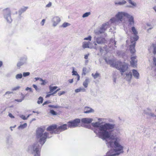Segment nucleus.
<instances>
[{
	"instance_id": "nucleus-1",
	"label": "nucleus",
	"mask_w": 156,
	"mask_h": 156,
	"mask_svg": "<svg viewBox=\"0 0 156 156\" xmlns=\"http://www.w3.org/2000/svg\"><path fill=\"white\" fill-rule=\"evenodd\" d=\"M125 18L128 19V26H133L134 23V17L128 12L125 11H119L115 15V17L112 18L109 21L102 24L100 29H97L94 31L96 35L103 33L107 28L109 27L112 23L119 25L122 22L125 23Z\"/></svg>"
},
{
	"instance_id": "nucleus-2",
	"label": "nucleus",
	"mask_w": 156,
	"mask_h": 156,
	"mask_svg": "<svg viewBox=\"0 0 156 156\" xmlns=\"http://www.w3.org/2000/svg\"><path fill=\"white\" fill-rule=\"evenodd\" d=\"M105 140L108 147H112L114 146V149L108 152L105 156H115L123 152V147L119 143L121 138L119 130H116L112 133H110L109 136Z\"/></svg>"
},
{
	"instance_id": "nucleus-3",
	"label": "nucleus",
	"mask_w": 156,
	"mask_h": 156,
	"mask_svg": "<svg viewBox=\"0 0 156 156\" xmlns=\"http://www.w3.org/2000/svg\"><path fill=\"white\" fill-rule=\"evenodd\" d=\"M92 126L95 127L94 132L99 138L103 140H105L109 136L110 130H112L115 127L114 124L106 123L101 125L100 122H97L92 123Z\"/></svg>"
},
{
	"instance_id": "nucleus-4",
	"label": "nucleus",
	"mask_w": 156,
	"mask_h": 156,
	"mask_svg": "<svg viewBox=\"0 0 156 156\" xmlns=\"http://www.w3.org/2000/svg\"><path fill=\"white\" fill-rule=\"evenodd\" d=\"M105 60L107 64L112 67H115L116 69L120 70L122 75L128 69V65L126 63H123L120 62H118L115 63L113 60L110 59L108 58H105Z\"/></svg>"
},
{
	"instance_id": "nucleus-5",
	"label": "nucleus",
	"mask_w": 156,
	"mask_h": 156,
	"mask_svg": "<svg viewBox=\"0 0 156 156\" xmlns=\"http://www.w3.org/2000/svg\"><path fill=\"white\" fill-rule=\"evenodd\" d=\"M131 30L134 34V37H131L130 40L129 41L127 40L126 41V42L127 44L129 46V49L131 53L133 54L136 51L135 48L136 44L135 41L138 40L139 37L137 35V30L134 27H132Z\"/></svg>"
},
{
	"instance_id": "nucleus-6",
	"label": "nucleus",
	"mask_w": 156,
	"mask_h": 156,
	"mask_svg": "<svg viewBox=\"0 0 156 156\" xmlns=\"http://www.w3.org/2000/svg\"><path fill=\"white\" fill-rule=\"evenodd\" d=\"M52 136L49 133L44 131V129L41 128H38L36 130V137L40 144L42 145L46 142L47 138H50Z\"/></svg>"
},
{
	"instance_id": "nucleus-7",
	"label": "nucleus",
	"mask_w": 156,
	"mask_h": 156,
	"mask_svg": "<svg viewBox=\"0 0 156 156\" xmlns=\"http://www.w3.org/2000/svg\"><path fill=\"white\" fill-rule=\"evenodd\" d=\"M41 147L38 143H35L28 146L27 151L30 153L34 154V156H40Z\"/></svg>"
},
{
	"instance_id": "nucleus-8",
	"label": "nucleus",
	"mask_w": 156,
	"mask_h": 156,
	"mask_svg": "<svg viewBox=\"0 0 156 156\" xmlns=\"http://www.w3.org/2000/svg\"><path fill=\"white\" fill-rule=\"evenodd\" d=\"M3 13L4 18L6 20L7 22L10 23L12 21L11 17V12L9 8H6L3 10Z\"/></svg>"
},
{
	"instance_id": "nucleus-9",
	"label": "nucleus",
	"mask_w": 156,
	"mask_h": 156,
	"mask_svg": "<svg viewBox=\"0 0 156 156\" xmlns=\"http://www.w3.org/2000/svg\"><path fill=\"white\" fill-rule=\"evenodd\" d=\"M94 40L93 43L94 44V48L96 50L98 49L97 44H102L105 43L106 41L105 38L101 37H98L96 36L94 37Z\"/></svg>"
},
{
	"instance_id": "nucleus-10",
	"label": "nucleus",
	"mask_w": 156,
	"mask_h": 156,
	"mask_svg": "<svg viewBox=\"0 0 156 156\" xmlns=\"http://www.w3.org/2000/svg\"><path fill=\"white\" fill-rule=\"evenodd\" d=\"M80 119H76L73 121L69 122L67 123L68 127L73 128L78 126L80 122Z\"/></svg>"
},
{
	"instance_id": "nucleus-11",
	"label": "nucleus",
	"mask_w": 156,
	"mask_h": 156,
	"mask_svg": "<svg viewBox=\"0 0 156 156\" xmlns=\"http://www.w3.org/2000/svg\"><path fill=\"white\" fill-rule=\"evenodd\" d=\"M57 128V126L56 125H54L48 126L47 128V130L48 131V132H47L48 134L49 133L50 136H51L53 133L57 134V133H55V132Z\"/></svg>"
},
{
	"instance_id": "nucleus-12",
	"label": "nucleus",
	"mask_w": 156,
	"mask_h": 156,
	"mask_svg": "<svg viewBox=\"0 0 156 156\" xmlns=\"http://www.w3.org/2000/svg\"><path fill=\"white\" fill-rule=\"evenodd\" d=\"M61 21V20L59 16H54L51 20L52 26L54 27H56L60 23Z\"/></svg>"
},
{
	"instance_id": "nucleus-13",
	"label": "nucleus",
	"mask_w": 156,
	"mask_h": 156,
	"mask_svg": "<svg viewBox=\"0 0 156 156\" xmlns=\"http://www.w3.org/2000/svg\"><path fill=\"white\" fill-rule=\"evenodd\" d=\"M68 127V125L66 124L57 127L55 132V133H59L60 132L67 129Z\"/></svg>"
},
{
	"instance_id": "nucleus-14",
	"label": "nucleus",
	"mask_w": 156,
	"mask_h": 156,
	"mask_svg": "<svg viewBox=\"0 0 156 156\" xmlns=\"http://www.w3.org/2000/svg\"><path fill=\"white\" fill-rule=\"evenodd\" d=\"M27 58L26 57L21 58L17 64V67L20 68L23 65L26 64L27 62Z\"/></svg>"
},
{
	"instance_id": "nucleus-15",
	"label": "nucleus",
	"mask_w": 156,
	"mask_h": 156,
	"mask_svg": "<svg viewBox=\"0 0 156 156\" xmlns=\"http://www.w3.org/2000/svg\"><path fill=\"white\" fill-rule=\"evenodd\" d=\"M156 23L155 21L152 20L147 23L146 25L147 27H149L147 29V31L148 32L150 30L153 29L156 26Z\"/></svg>"
},
{
	"instance_id": "nucleus-16",
	"label": "nucleus",
	"mask_w": 156,
	"mask_h": 156,
	"mask_svg": "<svg viewBox=\"0 0 156 156\" xmlns=\"http://www.w3.org/2000/svg\"><path fill=\"white\" fill-rule=\"evenodd\" d=\"M137 62L136 57V56L132 57L131 61H130L131 66L134 68L136 67L137 66Z\"/></svg>"
},
{
	"instance_id": "nucleus-17",
	"label": "nucleus",
	"mask_w": 156,
	"mask_h": 156,
	"mask_svg": "<svg viewBox=\"0 0 156 156\" xmlns=\"http://www.w3.org/2000/svg\"><path fill=\"white\" fill-rule=\"evenodd\" d=\"M150 53H153L154 55L156 54V46L154 44H152L148 48Z\"/></svg>"
},
{
	"instance_id": "nucleus-18",
	"label": "nucleus",
	"mask_w": 156,
	"mask_h": 156,
	"mask_svg": "<svg viewBox=\"0 0 156 156\" xmlns=\"http://www.w3.org/2000/svg\"><path fill=\"white\" fill-rule=\"evenodd\" d=\"M91 43L90 41H84L82 43V47L83 48H92L93 47L90 46V45Z\"/></svg>"
},
{
	"instance_id": "nucleus-19",
	"label": "nucleus",
	"mask_w": 156,
	"mask_h": 156,
	"mask_svg": "<svg viewBox=\"0 0 156 156\" xmlns=\"http://www.w3.org/2000/svg\"><path fill=\"white\" fill-rule=\"evenodd\" d=\"M94 112V109L89 107H85L84 109V113L86 114Z\"/></svg>"
},
{
	"instance_id": "nucleus-20",
	"label": "nucleus",
	"mask_w": 156,
	"mask_h": 156,
	"mask_svg": "<svg viewBox=\"0 0 156 156\" xmlns=\"http://www.w3.org/2000/svg\"><path fill=\"white\" fill-rule=\"evenodd\" d=\"M93 119L90 118H84L81 119L82 122L84 123H91Z\"/></svg>"
},
{
	"instance_id": "nucleus-21",
	"label": "nucleus",
	"mask_w": 156,
	"mask_h": 156,
	"mask_svg": "<svg viewBox=\"0 0 156 156\" xmlns=\"http://www.w3.org/2000/svg\"><path fill=\"white\" fill-rule=\"evenodd\" d=\"M126 2L124 0H122L121 1H115L114 3L115 5H122L125 4Z\"/></svg>"
},
{
	"instance_id": "nucleus-22",
	"label": "nucleus",
	"mask_w": 156,
	"mask_h": 156,
	"mask_svg": "<svg viewBox=\"0 0 156 156\" xmlns=\"http://www.w3.org/2000/svg\"><path fill=\"white\" fill-rule=\"evenodd\" d=\"M133 75L134 77L136 79L139 78L140 74L138 71L134 69L132 70Z\"/></svg>"
},
{
	"instance_id": "nucleus-23",
	"label": "nucleus",
	"mask_w": 156,
	"mask_h": 156,
	"mask_svg": "<svg viewBox=\"0 0 156 156\" xmlns=\"http://www.w3.org/2000/svg\"><path fill=\"white\" fill-rule=\"evenodd\" d=\"M126 76L125 77V79L128 81H130L132 76V73L129 72L126 73Z\"/></svg>"
},
{
	"instance_id": "nucleus-24",
	"label": "nucleus",
	"mask_w": 156,
	"mask_h": 156,
	"mask_svg": "<svg viewBox=\"0 0 156 156\" xmlns=\"http://www.w3.org/2000/svg\"><path fill=\"white\" fill-rule=\"evenodd\" d=\"M90 82V79L88 78H86L85 81L83 82V85L85 88H87L88 83Z\"/></svg>"
},
{
	"instance_id": "nucleus-25",
	"label": "nucleus",
	"mask_w": 156,
	"mask_h": 156,
	"mask_svg": "<svg viewBox=\"0 0 156 156\" xmlns=\"http://www.w3.org/2000/svg\"><path fill=\"white\" fill-rule=\"evenodd\" d=\"M86 91V89L82 87H80L75 90V92L76 93H77L80 92H84Z\"/></svg>"
},
{
	"instance_id": "nucleus-26",
	"label": "nucleus",
	"mask_w": 156,
	"mask_h": 156,
	"mask_svg": "<svg viewBox=\"0 0 156 156\" xmlns=\"http://www.w3.org/2000/svg\"><path fill=\"white\" fill-rule=\"evenodd\" d=\"M28 9L27 7H24L21 8L19 11V15H21V14L25 12L27 9Z\"/></svg>"
},
{
	"instance_id": "nucleus-27",
	"label": "nucleus",
	"mask_w": 156,
	"mask_h": 156,
	"mask_svg": "<svg viewBox=\"0 0 156 156\" xmlns=\"http://www.w3.org/2000/svg\"><path fill=\"white\" fill-rule=\"evenodd\" d=\"M22 98L20 99H16L15 101L19 102H21L23 100L25 97V96L22 93L21 94Z\"/></svg>"
},
{
	"instance_id": "nucleus-28",
	"label": "nucleus",
	"mask_w": 156,
	"mask_h": 156,
	"mask_svg": "<svg viewBox=\"0 0 156 156\" xmlns=\"http://www.w3.org/2000/svg\"><path fill=\"white\" fill-rule=\"evenodd\" d=\"M27 126V124L26 123H24L23 124L20 125L18 127V129H23L26 128Z\"/></svg>"
},
{
	"instance_id": "nucleus-29",
	"label": "nucleus",
	"mask_w": 156,
	"mask_h": 156,
	"mask_svg": "<svg viewBox=\"0 0 156 156\" xmlns=\"http://www.w3.org/2000/svg\"><path fill=\"white\" fill-rule=\"evenodd\" d=\"M58 87L57 86H54L52 87L51 86H50L49 87V88L50 92H52L55 90Z\"/></svg>"
},
{
	"instance_id": "nucleus-30",
	"label": "nucleus",
	"mask_w": 156,
	"mask_h": 156,
	"mask_svg": "<svg viewBox=\"0 0 156 156\" xmlns=\"http://www.w3.org/2000/svg\"><path fill=\"white\" fill-rule=\"evenodd\" d=\"M23 75L21 73H19L16 75L15 78L16 79L18 80L21 79L22 78Z\"/></svg>"
},
{
	"instance_id": "nucleus-31",
	"label": "nucleus",
	"mask_w": 156,
	"mask_h": 156,
	"mask_svg": "<svg viewBox=\"0 0 156 156\" xmlns=\"http://www.w3.org/2000/svg\"><path fill=\"white\" fill-rule=\"evenodd\" d=\"M146 115L150 117H156V115L154 113L151 112H146Z\"/></svg>"
},
{
	"instance_id": "nucleus-32",
	"label": "nucleus",
	"mask_w": 156,
	"mask_h": 156,
	"mask_svg": "<svg viewBox=\"0 0 156 156\" xmlns=\"http://www.w3.org/2000/svg\"><path fill=\"white\" fill-rule=\"evenodd\" d=\"M70 25V23L67 22H65L62 24V27L63 28H65Z\"/></svg>"
},
{
	"instance_id": "nucleus-33",
	"label": "nucleus",
	"mask_w": 156,
	"mask_h": 156,
	"mask_svg": "<svg viewBox=\"0 0 156 156\" xmlns=\"http://www.w3.org/2000/svg\"><path fill=\"white\" fill-rule=\"evenodd\" d=\"M43 101V98L41 97H40L38 98V100L37 101V103L38 104H41Z\"/></svg>"
},
{
	"instance_id": "nucleus-34",
	"label": "nucleus",
	"mask_w": 156,
	"mask_h": 156,
	"mask_svg": "<svg viewBox=\"0 0 156 156\" xmlns=\"http://www.w3.org/2000/svg\"><path fill=\"white\" fill-rule=\"evenodd\" d=\"M91 75L94 77V79H95L99 76V74L96 73L95 74L94 73H92Z\"/></svg>"
},
{
	"instance_id": "nucleus-35",
	"label": "nucleus",
	"mask_w": 156,
	"mask_h": 156,
	"mask_svg": "<svg viewBox=\"0 0 156 156\" xmlns=\"http://www.w3.org/2000/svg\"><path fill=\"white\" fill-rule=\"evenodd\" d=\"M87 73V69L85 67H84L83 69V72L82 75H85Z\"/></svg>"
},
{
	"instance_id": "nucleus-36",
	"label": "nucleus",
	"mask_w": 156,
	"mask_h": 156,
	"mask_svg": "<svg viewBox=\"0 0 156 156\" xmlns=\"http://www.w3.org/2000/svg\"><path fill=\"white\" fill-rule=\"evenodd\" d=\"M90 14V12H86L82 16V17L83 18L87 17Z\"/></svg>"
},
{
	"instance_id": "nucleus-37",
	"label": "nucleus",
	"mask_w": 156,
	"mask_h": 156,
	"mask_svg": "<svg viewBox=\"0 0 156 156\" xmlns=\"http://www.w3.org/2000/svg\"><path fill=\"white\" fill-rule=\"evenodd\" d=\"M151 109L149 108H147L146 109L144 110V114H146V112H151Z\"/></svg>"
},
{
	"instance_id": "nucleus-38",
	"label": "nucleus",
	"mask_w": 156,
	"mask_h": 156,
	"mask_svg": "<svg viewBox=\"0 0 156 156\" xmlns=\"http://www.w3.org/2000/svg\"><path fill=\"white\" fill-rule=\"evenodd\" d=\"M30 74V73L29 72H23V76L25 77L29 76Z\"/></svg>"
},
{
	"instance_id": "nucleus-39",
	"label": "nucleus",
	"mask_w": 156,
	"mask_h": 156,
	"mask_svg": "<svg viewBox=\"0 0 156 156\" xmlns=\"http://www.w3.org/2000/svg\"><path fill=\"white\" fill-rule=\"evenodd\" d=\"M91 38H92L90 36H89L87 37H85V38H84V40H88V41H90L91 40Z\"/></svg>"
},
{
	"instance_id": "nucleus-40",
	"label": "nucleus",
	"mask_w": 156,
	"mask_h": 156,
	"mask_svg": "<svg viewBox=\"0 0 156 156\" xmlns=\"http://www.w3.org/2000/svg\"><path fill=\"white\" fill-rule=\"evenodd\" d=\"M20 88V87L19 86H17L16 87H13L12 88V91H16L18 90Z\"/></svg>"
},
{
	"instance_id": "nucleus-41",
	"label": "nucleus",
	"mask_w": 156,
	"mask_h": 156,
	"mask_svg": "<svg viewBox=\"0 0 156 156\" xmlns=\"http://www.w3.org/2000/svg\"><path fill=\"white\" fill-rule=\"evenodd\" d=\"M48 107H51L52 108H58L60 107L57 105H48Z\"/></svg>"
},
{
	"instance_id": "nucleus-42",
	"label": "nucleus",
	"mask_w": 156,
	"mask_h": 156,
	"mask_svg": "<svg viewBox=\"0 0 156 156\" xmlns=\"http://www.w3.org/2000/svg\"><path fill=\"white\" fill-rule=\"evenodd\" d=\"M20 117L22 119H23V120H27V118H26L25 115H20Z\"/></svg>"
},
{
	"instance_id": "nucleus-43",
	"label": "nucleus",
	"mask_w": 156,
	"mask_h": 156,
	"mask_svg": "<svg viewBox=\"0 0 156 156\" xmlns=\"http://www.w3.org/2000/svg\"><path fill=\"white\" fill-rule=\"evenodd\" d=\"M33 86L34 87V88H35V90L36 91H39L40 90V89L39 88H38V87L36 85H35V84H33Z\"/></svg>"
},
{
	"instance_id": "nucleus-44",
	"label": "nucleus",
	"mask_w": 156,
	"mask_h": 156,
	"mask_svg": "<svg viewBox=\"0 0 156 156\" xmlns=\"http://www.w3.org/2000/svg\"><path fill=\"white\" fill-rule=\"evenodd\" d=\"M50 113L53 115H57L56 112L53 110H50Z\"/></svg>"
},
{
	"instance_id": "nucleus-45",
	"label": "nucleus",
	"mask_w": 156,
	"mask_h": 156,
	"mask_svg": "<svg viewBox=\"0 0 156 156\" xmlns=\"http://www.w3.org/2000/svg\"><path fill=\"white\" fill-rule=\"evenodd\" d=\"M110 42L111 43H112L114 45L116 44V42L115 41L114 39H111L110 41Z\"/></svg>"
},
{
	"instance_id": "nucleus-46",
	"label": "nucleus",
	"mask_w": 156,
	"mask_h": 156,
	"mask_svg": "<svg viewBox=\"0 0 156 156\" xmlns=\"http://www.w3.org/2000/svg\"><path fill=\"white\" fill-rule=\"evenodd\" d=\"M153 65L156 66V58L155 57L153 58Z\"/></svg>"
},
{
	"instance_id": "nucleus-47",
	"label": "nucleus",
	"mask_w": 156,
	"mask_h": 156,
	"mask_svg": "<svg viewBox=\"0 0 156 156\" xmlns=\"http://www.w3.org/2000/svg\"><path fill=\"white\" fill-rule=\"evenodd\" d=\"M45 22V19H43L40 23L41 25L43 26L44 25Z\"/></svg>"
},
{
	"instance_id": "nucleus-48",
	"label": "nucleus",
	"mask_w": 156,
	"mask_h": 156,
	"mask_svg": "<svg viewBox=\"0 0 156 156\" xmlns=\"http://www.w3.org/2000/svg\"><path fill=\"white\" fill-rule=\"evenodd\" d=\"M73 75L77 76L78 75L77 72L76 71H75L74 70V68H73V70L72 71Z\"/></svg>"
},
{
	"instance_id": "nucleus-49",
	"label": "nucleus",
	"mask_w": 156,
	"mask_h": 156,
	"mask_svg": "<svg viewBox=\"0 0 156 156\" xmlns=\"http://www.w3.org/2000/svg\"><path fill=\"white\" fill-rule=\"evenodd\" d=\"M65 93V92L64 91H61V92H59L58 93V94L59 96H60L61 95H62V94H64Z\"/></svg>"
},
{
	"instance_id": "nucleus-50",
	"label": "nucleus",
	"mask_w": 156,
	"mask_h": 156,
	"mask_svg": "<svg viewBox=\"0 0 156 156\" xmlns=\"http://www.w3.org/2000/svg\"><path fill=\"white\" fill-rule=\"evenodd\" d=\"M25 90H29L31 92H33V91L32 90V89L31 88H30V87H27L26 89H25Z\"/></svg>"
},
{
	"instance_id": "nucleus-51",
	"label": "nucleus",
	"mask_w": 156,
	"mask_h": 156,
	"mask_svg": "<svg viewBox=\"0 0 156 156\" xmlns=\"http://www.w3.org/2000/svg\"><path fill=\"white\" fill-rule=\"evenodd\" d=\"M51 3L50 2L48 4H47L46 5V7L49 8L51 7Z\"/></svg>"
},
{
	"instance_id": "nucleus-52",
	"label": "nucleus",
	"mask_w": 156,
	"mask_h": 156,
	"mask_svg": "<svg viewBox=\"0 0 156 156\" xmlns=\"http://www.w3.org/2000/svg\"><path fill=\"white\" fill-rule=\"evenodd\" d=\"M89 55V54H88L85 55L84 56V58L86 59H87L88 58V57Z\"/></svg>"
},
{
	"instance_id": "nucleus-53",
	"label": "nucleus",
	"mask_w": 156,
	"mask_h": 156,
	"mask_svg": "<svg viewBox=\"0 0 156 156\" xmlns=\"http://www.w3.org/2000/svg\"><path fill=\"white\" fill-rule=\"evenodd\" d=\"M13 93V92H11V91H7L6 92L5 94V95H6L7 94H12Z\"/></svg>"
},
{
	"instance_id": "nucleus-54",
	"label": "nucleus",
	"mask_w": 156,
	"mask_h": 156,
	"mask_svg": "<svg viewBox=\"0 0 156 156\" xmlns=\"http://www.w3.org/2000/svg\"><path fill=\"white\" fill-rule=\"evenodd\" d=\"M50 103V102L49 101H47L45 102H44L43 104V105H45L46 104H48Z\"/></svg>"
},
{
	"instance_id": "nucleus-55",
	"label": "nucleus",
	"mask_w": 156,
	"mask_h": 156,
	"mask_svg": "<svg viewBox=\"0 0 156 156\" xmlns=\"http://www.w3.org/2000/svg\"><path fill=\"white\" fill-rule=\"evenodd\" d=\"M46 82H45V80H43V81H42V83H41V85H44L46 83Z\"/></svg>"
},
{
	"instance_id": "nucleus-56",
	"label": "nucleus",
	"mask_w": 156,
	"mask_h": 156,
	"mask_svg": "<svg viewBox=\"0 0 156 156\" xmlns=\"http://www.w3.org/2000/svg\"><path fill=\"white\" fill-rule=\"evenodd\" d=\"M9 116L12 118H14V117L12 115L11 113H9Z\"/></svg>"
},
{
	"instance_id": "nucleus-57",
	"label": "nucleus",
	"mask_w": 156,
	"mask_h": 156,
	"mask_svg": "<svg viewBox=\"0 0 156 156\" xmlns=\"http://www.w3.org/2000/svg\"><path fill=\"white\" fill-rule=\"evenodd\" d=\"M69 82L70 83H72L73 82V79L69 80Z\"/></svg>"
},
{
	"instance_id": "nucleus-58",
	"label": "nucleus",
	"mask_w": 156,
	"mask_h": 156,
	"mask_svg": "<svg viewBox=\"0 0 156 156\" xmlns=\"http://www.w3.org/2000/svg\"><path fill=\"white\" fill-rule=\"evenodd\" d=\"M3 65V62L2 61H0V68Z\"/></svg>"
},
{
	"instance_id": "nucleus-59",
	"label": "nucleus",
	"mask_w": 156,
	"mask_h": 156,
	"mask_svg": "<svg viewBox=\"0 0 156 156\" xmlns=\"http://www.w3.org/2000/svg\"><path fill=\"white\" fill-rule=\"evenodd\" d=\"M52 95V94H47L46 96V98H48L51 95Z\"/></svg>"
},
{
	"instance_id": "nucleus-60",
	"label": "nucleus",
	"mask_w": 156,
	"mask_h": 156,
	"mask_svg": "<svg viewBox=\"0 0 156 156\" xmlns=\"http://www.w3.org/2000/svg\"><path fill=\"white\" fill-rule=\"evenodd\" d=\"M39 78L38 77H36L34 78V80H34L35 81H36L37 80H39Z\"/></svg>"
},
{
	"instance_id": "nucleus-61",
	"label": "nucleus",
	"mask_w": 156,
	"mask_h": 156,
	"mask_svg": "<svg viewBox=\"0 0 156 156\" xmlns=\"http://www.w3.org/2000/svg\"><path fill=\"white\" fill-rule=\"evenodd\" d=\"M33 112L34 113H37L38 114H39V113H40V112H38V111L37 112H35V111H33Z\"/></svg>"
},
{
	"instance_id": "nucleus-62",
	"label": "nucleus",
	"mask_w": 156,
	"mask_h": 156,
	"mask_svg": "<svg viewBox=\"0 0 156 156\" xmlns=\"http://www.w3.org/2000/svg\"><path fill=\"white\" fill-rule=\"evenodd\" d=\"M116 77H114V79L113 80V82L115 83H116Z\"/></svg>"
},
{
	"instance_id": "nucleus-63",
	"label": "nucleus",
	"mask_w": 156,
	"mask_h": 156,
	"mask_svg": "<svg viewBox=\"0 0 156 156\" xmlns=\"http://www.w3.org/2000/svg\"><path fill=\"white\" fill-rule=\"evenodd\" d=\"M77 76V80L78 81L80 80V76L79 75H78Z\"/></svg>"
},
{
	"instance_id": "nucleus-64",
	"label": "nucleus",
	"mask_w": 156,
	"mask_h": 156,
	"mask_svg": "<svg viewBox=\"0 0 156 156\" xmlns=\"http://www.w3.org/2000/svg\"><path fill=\"white\" fill-rule=\"evenodd\" d=\"M153 9L156 12V6H155L153 7Z\"/></svg>"
}]
</instances>
